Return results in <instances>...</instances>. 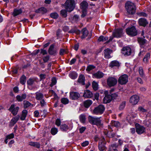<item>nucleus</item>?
Segmentation results:
<instances>
[{
    "label": "nucleus",
    "mask_w": 151,
    "mask_h": 151,
    "mask_svg": "<svg viewBox=\"0 0 151 151\" xmlns=\"http://www.w3.org/2000/svg\"><path fill=\"white\" fill-rule=\"evenodd\" d=\"M125 7L128 14L133 15L135 13L136 7L134 3L130 1H127L125 4Z\"/></svg>",
    "instance_id": "f257e3e1"
},
{
    "label": "nucleus",
    "mask_w": 151,
    "mask_h": 151,
    "mask_svg": "<svg viewBox=\"0 0 151 151\" xmlns=\"http://www.w3.org/2000/svg\"><path fill=\"white\" fill-rule=\"evenodd\" d=\"M89 122L92 125L101 126L103 124L101 123V120L100 117H94L89 115L88 117Z\"/></svg>",
    "instance_id": "f03ea898"
},
{
    "label": "nucleus",
    "mask_w": 151,
    "mask_h": 151,
    "mask_svg": "<svg viewBox=\"0 0 151 151\" xmlns=\"http://www.w3.org/2000/svg\"><path fill=\"white\" fill-rule=\"evenodd\" d=\"M75 7L74 0H67L65 3V8L68 12H70L74 10Z\"/></svg>",
    "instance_id": "7ed1b4c3"
},
{
    "label": "nucleus",
    "mask_w": 151,
    "mask_h": 151,
    "mask_svg": "<svg viewBox=\"0 0 151 151\" xmlns=\"http://www.w3.org/2000/svg\"><path fill=\"white\" fill-rule=\"evenodd\" d=\"M126 32L128 35L131 37L135 36L138 34L137 31L135 27L134 26L127 28L126 29Z\"/></svg>",
    "instance_id": "20e7f679"
},
{
    "label": "nucleus",
    "mask_w": 151,
    "mask_h": 151,
    "mask_svg": "<svg viewBox=\"0 0 151 151\" xmlns=\"http://www.w3.org/2000/svg\"><path fill=\"white\" fill-rule=\"evenodd\" d=\"M124 34V30L122 28H115L112 32V35L116 38H120L122 37Z\"/></svg>",
    "instance_id": "39448f33"
},
{
    "label": "nucleus",
    "mask_w": 151,
    "mask_h": 151,
    "mask_svg": "<svg viewBox=\"0 0 151 151\" xmlns=\"http://www.w3.org/2000/svg\"><path fill=\"white\" fill-rule=\"evenodd\" d=\"M55 43L51 44L47 50V53L51 56H54L56 55L58 53V51L56 48H55Z\"/></svg>",
    "instance_id": "423d86ee"
},
{
    "label": "nucleus",
    "mask_w": 151,
    "mask_h": 151,
    "mask_svg": "<svg viewBox=\"0 0 151 151\" xmlns=\"http://www.w3.org/2000/svg\"><path fill=\"white\" fill-rule=\"evenodd\" d=\"M105 110L104 106L103 105L100 104L94 108L93 110V112L96 114H101L104 113Z\"/></svg>",
    "instance_id": "0eeeda50"
},
{
    "label": "nucleus",
    "mask_w": 151,
    "mask_h": 151,
    "mask_svg": "<svg viewBox=\"0 0 151 151\" xmlns=\"http://www.w3.org/2000/svg\"><path fill=\"white\" fill-rule=\"evenodd\" d=\"M128 76L127 74L121 76L118 80V83L121 85L125 84L128 81Z\"/></svg>",
    "instance_id": "6e6552de"
},
{
    "label": "nucleus",
    "mask_w": 151,
    "mask_h": 151,
    "mask_svg": "<svg viewBox=\"0 0 151 151\" xmlns=\"http://www.w3.org/2000/svg\"><path fill=\"white\" fill-rule=\"evenodd\" d=\"M14 104H12L8 109L9 111L11 112L13 116H15L17 114L19 107V106L15 107Z\"/></svg>",
    "instance_id": "1a4fd4ad"
},
{
    "label": "nucleus",
    "mask_w": 151,
    "mask_h": 151,
    "mask_svg": "<svg viewBox=\"0 0 151 151\" xmlns=\"http://www.w3.org/2000/svg\"><path fill=\"white\" fill-rule=\"evenodd\" d=\"M135 127L136 132L138 134H141L145 132V128L143 126L140 125L139 124L136 123Z\"/></svg>",
    "instance_id": "9d476101"
},
{
    "label": "nucleus",
    "mask_w": 151,
    "mask_h": 151,
    "mask_svg": "<svg viewBox=\"0 0 151 151\" xmlns=\"http://www.w3.org/2000/svg\"><path fill=\"white\" fill-rule=\"evenodd\" d=\"M117 83V79L113 77H109L107 80V85L110 87L114 86L116 85Z\"/></svg>",
    "instance_id": "9b49d317"
},
{
    "label": "nucleus",
    "mask_w": 151,
    "mask_h": 151,
    "mask_svg": "<svg viewBox=\"0 0 151 151\" xmlns=\"http://www.w3.org/2000/svg\"><path fill=\"white\" fill-rule=\"evenodd\" d=\"M69 94L70 98L72 100H77L80 96V95L78 92L75 91L70 92Z\"/></svg>",
    "instance_id": "f8f14e48"
},
{
    "label": "nucleus",
    "mask_w": 151,
    "mask_h": 151,
    "mask_svg": "<svg viewBox=\"0 0 151 151\" xmlns=\"http://www.w3.org/2000/svg\"><path fill=\"white\" fill-rule=\"evenodd\" d=\"M122 53L125 56H128L131 55L132 53V50L129 47H123L122 50Z\"/></svg>",
    "instance_id": "ddd939ff"
},
{
    "label": "nucleus",
    "mask_w": 151,
    "mask_h": 151,
    "mask_svg": "<svg viewBox=\"0 0 151 151\" xmlns=\"http://www.w3.org/2000/svg\"><path fill=\"white\" fill-rule=\"evenodd\" d=\"M139 100V97L136 95H134L131 96L129 99L130 102L132 104H136Z\"/></svg>",
    "instance_id": "4468645a"
},
{
    "label": "nucleus",
    "mask_w": 151,
    "mask_h": 151,
    "mask_svg": "<svg viewBox=\"0 0 151 151\" xmlns=\"http://www.w3.org/2000/svg\"><path fill=\"white\" fill-rule=\"evenodd\" d=\"M145 37L142 38L138 37L137 39L138 43L139 44L140 47L141 48H144L145 45L147 42V40L145 39Z\"/></svg>",
    "instance_id": "2eb2a0df"
},
{
    "label": "nucleus",
    "mask_w": 151,
    "mask_h": 151,
    "mask_svg": "<svg viewBox=\"0 0 151 151\" xmlns=\"http://www.w3.org/2000/svg\"><path fill=\"white\" fill-rule=\"evenodd\" d=\"M113 51L112 50L107 48L105 49L104 50V57L106 59H109L111 58L110 54L112 53Z\"/></svg>",
    "instance_id": "dca6fc26"
},
{
    "label": "nucleus",
    "mask_w": 151,
    "mask_h": 151,
    "mask_svg": "<svg viewBox=\"0 0 151 151\" xmlns=\"http://www.w3.org/2000/svg\"><path fill=\"white\" fill-rule=\"evenodd\" d=\"M138 24L139 26L145 27L148 24L146 19L144 18H141L138 19Z\"/></svg>",
    "instance_id": "f3484780"
},
{
    "label": "nucleus",
    "mask_w": 151,
    "mask_h": 151,
    "mask_svg": "<svg viewBox=\"0 0 151 151\" xmlns=\"http://www.w3.org/2000/svg\"><path fill=\"white\" fill-rule=\"evenodd\" d=\"M50 44V42H48L43 45V48H41L40 49V54H42L43 55H45L47 54V51L46 50L44 49L48 47Z\"/></svg>",
    "instance_id": "a211bd4d"
},
{
    "label": "nucleus",
    "mask_w": 151,
    "mask_h": 151,
    "mask_svg": "<svg viewBox=\"0 0 151 151\" xmlns=\"http://www.w3.org/2000/svg\"><path fill=\"white\" fill-rule=\"evenodd\" d=\"M47 9L44 7H41L35 10V12L36 13H41L44 14L47 13Z\"/></svg>",
    "instance_id": "6ab92c4d"
},
{
    "label": "nucleus",
    "mask_w": 151,
    "mask_h": 151,
    "mask_svg": "<svg viewBox=\"0 0 151 151\" xmlns=\"http://www.w3.org/2000/svg\"><path fill=\"white\" fill-rule=\"evenodd\" d=\"M20 117V116L18 114L13 118L11 120L9 126L11 127L14 126L18 121Z\"/></svg>",
    "instance_id": "aec40b11"
},
{
    "label": "nucleus",
    "mask_w": 151,
    "mask_h": 151,
    "mask_svg": "<svg viewBox=\"0 0 151 151\" xmlns=\"http://www.w3.org/2000/svg\"><path fill=\"white\" fill-rule=\"evenodd\" d=\"M73 128V127H69L68 126L65 124H62L60 126V129L62 132H66L68 130H71Z\"/></svg>",
    "instance_id": "412c9836"
},
{
    "label": "nucleus",
    "mask_w": 151,
    "mask_h": 151,
    "mask_svg": "<svg viewBox=\"0 0 151 151\" xmlns=\"http://www.w3.org/2000/svg\"><path fill=\"white\" fill-rule=\"evenodd\" d=\"M104 76V73L100 71H98L97 72L93 74V78L97 79H100L102 78Z\"/></svg>",
    "instance_id": "4be33fe9"
},
{
    "label": "nucleus",
    "mask_w": 151,
    "mask_h": 151,
    "mask_svg": "<svg viewBox=\"0 0 151 151\" xmlns=\"http://www.w3.org/2000/svg\"><path fill=\"white\" fill-rule=\"evenodd\" d=\"M85 77L83 74L80 75L78 80V82L82 86L85 85Z\"/></svg>",
    "instance_id": "5701e85b"
},
{
    "label": "nucleus",
    "mask_w": 151,
    "mask_h": 151,
    "mask_svg": "<svg viewBox=\"0 0 151 151\" xmlns=\"http://www.w3.org/2000/svg\"><path fill=\"white\" fill-rule=\"evenodd\" d=\"M93 94L89 90H86L84 91L83 97L85 98H90L92 97Z\"/></svg>",
    "instance_id": "b1692460"
},
{
    "label": "nucleus",
    "mask_w": 151,
    "mask_h": 151,
    "mask_svg": "<svg viewBox=\"0 0 151 151\" xmlns=\"http://www.w3.org/2000/svg\"><path fill=\"white\" fill-rule=\"evenodd\" d=\"M81 32H82V35L81 37V38L82 39H84L87 37L89 33L86 27L83 28Z\"/></svg>",
    "instance_id": "393cba45"
},
{
    "label": "nucleus",
    "mask_w": 151,
    "mask_h": 151,
    "mask_svg": "<svg viewBox=\"0 0 151 151\" xmlns=\"http://www.w3.org/2000/svg\"><path fill=\"white\" fill-rule=\"evenodd\" d=\"M120 66V64L119 62L117 60L111 61L109 64V66L112 68L114 66L119 67Z\"/></svg>",
    "instance_id": "a878e982"
},
{
    "label": "nucleus",
    "mask_w": 151,
    "mask_h": 151,
    "mask_svg": "<svg viewBox=\"0 0 151 151\" xmlns=\"http://www.w3.org/2000/svg\"><path fill=\"white\" fill-rule=\"evenodd\" d=\"M81 8L82 10H83L84 11L87 10L88 8V4L85 1H83L80 4Z\"/></svg>",
    "instance_id": "bb28decb"
},
{
    "label": "nucleus",
    "mask_w": 151,
    "mask_h": 151,
    "mask_svg": "<svg viewBox=\"0 0 151 151\" xmlns=\"http://www.w3.org/2000/svg\"><path fill=\"white\" fill-rule=\"evenodd\" d=\"M35 98L37 100H41L44 97L43 94L41 92H37L35 93Z\"/></svg>",
    "instance_id": "cd10ccee"
},
{
    "label": "nucleus",
    "mask_w": 151,
    "mask_h": 151,
    "mask_svg": "<svg viewBox=\"0 0 151 151\" xmlns=\"http://www.w3.org/2000/svg\"><path fill=\"white\" fill-rule=\"evenodd\" d=\"M22 13V11L21 8L19 9H15L14 10L12 15L14 17H15L21 14Z\"/></svg>",
    "instance_id": "c85d7f7f"
},
{
    "label": "nucleus",
    "mask_w": 151,
    "mask_h": 151,
    "mask_svg": "<svg viewBox=\"0 0 151 151\" xmlns=\"http://www.w3.org/2000/svg\"><path fill=\"white\" fill-rule=\"evenodd\" d=\"M111 101L110 95H105L103 99V102L104 104L109 103Z\"/></svg>",
    "instance_id": "c756f323"
},
{
    "label": "nucleus",
    "mask_w": 151,
    "mask_h": 151,
    "mask_svg": "<svg viewBox=\"0 0 151 151\" xmlns=\"http://www.w3.org/2000/svg\"><path fill=\"white\" fill-rule=\"evenodd\" d=\"M75 27L76 28H73L71 29L68 32V33H75L78 35H80L81 32V31L79 29H77L76 27Z\"/></svg>",
    "instance_id": "7c9ffc66"
},
{
    "label": "nucleus",
    "mask_w": 151,
    "mask_h": 151,
    "mask_svg": "<svg viewBox=\"0 0 151 151\" xmlns=\"http://www.w3.org/2000/svg\"><path fill=\"white\" fill-rule=\"evenodd\" d=\"M92 101L90 100H87L83 102L84 106L86 108H88L92 104Z\"/></svg>",
    "instance_id": "2f4dec72"
},
{
    "label": "nucleus",
    "mask_w": 151,
    "mask_h": 151,
    "mask_svg": "<svg viewBox=\"0 0 151 151\" xmlns=\"http://www.w3.org/2000/svg\"><path fill=\"white\" fill-rule=\"evenodd\" d=\"M29 145L37 148H39L40 147V144L37 142H30L29 143Z\"/></svg>",
    "instance_id": "473e14b6"
},
{
    "label": "nucleus",
    "mask_w": 151,
    "mask_h": 151,
    "mask_svg": "<svg viewBox=\"0 0 151 151\" xmlns=\"http://www.w3.org/2000/svg\"><path fill=\"white\" fill-rule=\"evenodd\" d=\"M69 77L72 79H76L78 77V74L75 71L70 72L69 74Z\"/></svg>",
    "instance_id": "72a5a7b5"
},
{
    "label": "nucleus",
    "mask_w": 151,
    "mask_h": 151,
    "mask_svg": "<svg viewBox=\"0 0 151 151\" xmlns=\"http://www.w3.org/2000/svg\"><path fill=\"white\" fill-rule=\"evenodd\" d=\"M36 81L35 79L30 78L27 81V84L28 86H32L34 84Z\"/></svg>",
    "instance_id": "f704fd0d"
},
{
    "label": "nucleus",
    "mask_w": 151,
    "mask_h": 151,
    "mask_svg": "<svg viewBox=\"0 0 151 151\" xmlns=\"http://www.w3.org/2000/svg\"><path fill=\"white\" fill-rule=\"evenodd\" d=\"M138 71L139 75L141 77L143 78L145 77V75L142 67L140 66L139 67Z\"/></svg>",
    "instance_id": "c9c22d12"
},
{
    "label": "nucleus",
    "mask_w": 151,
    "mask_h": 151,
    "mask_svg": "<svg viewBox=\"0 0 151 151\" xmlns=\"http://www.w3.org/2000/svg\"><path fill=\"white\" fill-rule=\"evenodd\" d=\"M79 118L80 121L81 123H85L86 118V115L85 114H81L79 116Z\"/></svg>",
    "instance_id": "e433bc0d"
},
{
    "label": "nucleus",
    "mask_w": 151,
    "mask_h": 151,
    "mask_svg": "<svg viewBox=\"0 0 151 151\" xmlns=\"http://www.w3.org/2000/svg\"><path fill=\"white\" fill-rule=\"evenodd\" d=\"M26 77L24 75H23L20 78V83L24 85L26 83Z\"/></svg>",
    "instance_id": "4c0bfd02"
},
{
    "label": "nucleus",
    "mask_w": 151,
    "mask_h": 151,
    "mask_svg": "<svg viewBox=\"0 0 151 151\" xmlns=\"http://www.w3.org/2000/svg\"><path fill=\"white\" fill-rule=\"evenodd\" d=\"M67 12L68 11L66 9H62L60 12V14L63 17L66 18L67 16Z\"/></svg>",
    "instance_id": "58836bf2"
},
{
    "label": "nucleus",
    "mask_w": 151,
    "mask_h": 151,
    "mask_svg": "<svg viewBox=\"0 0 151 151\" xmlns=\"http://www.w3.org/2000/svg\"><path fill=\"white\" fill-rule=\"evenodd\" d=\"M150 53L148 52L147 53L143 59V62L145 63H147L148 62V59H150Z\"/></svg>",
    "instance_id": "ea45409f"
},
{
    "label": "nucleus",
    "mask_w": 151,
    "mask_h": 151,
    "mask_svg": "<svg viewBox=\"0 0 151 151\" xmlns=\"http://www.w3.org/2000/svg\"><path fill=\"white\" fill-rule=\"evenodd\" d=\"M105 144L101 142L100 143L99 142L98 145V148L99 150L100 151H104V148L105 147Z\"/></svg>",
    "instance_id": "a19ab883"
},
{
    "label": "nucleus",
    "mask_w": 151,
    "mask_h": 151,
    "mask_svg": "<svg viewBox=\"0 0 151 151\" xmlns=\"http://www.w3.org/2000/svg\"><path fill=\"white\" fill-rule=\"evenodd\" d=\"M92 87L94 90L97 91L98 89V85L95 81H93L92 83Z\"/></svg>",
    "instance_id": "79ce46f5"
},
{
    "label": "nucleus",
    "mask_w": 151,
    "mask_h": 151,
    "mask_svg": "<svg viewBox=\"0 0 151 151\" xmlns=\"http://www.w3.org/2000/svg\"><path fill=\"white\" fill-rule=\"evenodd\" d=\"M58 132V129L55 127H52L50 130V133L53 135L57 134Z\"/></svg>",
    "instance_id": "37998d69"
},
{
    "label": "nucleus",
    "mask_w": 151,
    "mask_h": 151,
    "mask_svg": "<svg viewBox=\"0 0 151 151\" xmlns=\"http://www.w3.org/2000/svg\"><path fill=\"white\" fill-rule=\"evenodd\" d=\"M72 21L77 23L79 20V16L78 14H75L72 17Z\"/></svg>",
    "instance_id": "c03bdc74"
},
{
    "label": "nucleus",
    "mask_w": 151,
    "mask_h": 151,
    "mask_svg": "<svg viewBox=\"0 0 151 151\" xmlns=\"http://www.w3.org/2000/svg\"><path fill=\"white\" fill-rule=\"evenodd\" d=\"M126 104L125 101H122L120 104L119 107V110H122L124 109Z\"/></svg>",
    "instance_id": "a18cd8bd"
},
{
    "label": "nucleus",
    "mask_w": 151,
    "mask_h": 151,
    "mask_svg": "<svg viewBox=\"0 0 151 151\" xmlns=\"http://www.w3.org/2000/svg\"><path fill=\"white\" fill-rule=\"evenodd\" d=\"M50 16L53 19H56L58 18L59 15L57 13L55 12L51 13L50 14Z\"/></svg>",
    "instance_id": "49530a36"
},
{
    "label": "nucleus",
    "mask_w": 151,
    "mask_h": 151,
    "mask_svg": "<svg viewBox=\"0 0 151 151\" xmlns=\"http://www.w3.org/2000/svg\"><path fill=\"white\" fill-rule=\"evenodd\" d=\"M96 68V66L93 65H88L86 69V70L87 71L89 72L91 70L94 69Z\"/></svg>",
    "instance_id": "de8ad7c7"
},
{
    "label": "nucleus",
    "mask_w": 151,
    "mask_h": 151,
    "mask_svg": "<svg viewBox=\"0 0 151 151\" xmlns=\"http://www.w3.org/2000/svg\"><path fill=\"white\" fill-rule=\"evenodd\" d=\"M45 56H44L42 58L43 60L44 63H46L49 60L50 58V55H46Z\"/></svg>",
    "instance_id": "09e8293b"
},
{
    "label": "nucleus",
    "mask_w": 151,
    "mask_h": 151,
    "mask_svg": "<svg viewBox=\"0 0 151 151\" xmlns=\"http://www.w3.org/2000/svg\"><path fill=\"white\" fill-rule=\"evenodd\" d=\"M69 100L67 98H62L61 99V102L64 104H66L69 103Z\"/></svg>",
    "instance_id": "8fccbe9b"
},
{
    "label": "nucleus",
    "mask_w": 151,
    "mask_h": 151,
    "mask_svg": "<svg viewBox=\"0 0 151 151\" xmlns=\"http://www.w3.org/2000/svg\"><path fill=\"white\" fill-rule=\"evenodd\" d=\"M109 95L110 96L111 101L114 100V99H116L118 96V95L116 93H111L109 94Z\"/></svg>",
    "instance_id": "3c124183"
},
{
    "label": "nucleus",
    "mask_w": 151,
    "mask_h": 151,
    "mask_svg": "<svg viewBox=\"0 0 151 151\" xmlns=\"http://www.w3.org/2000/svg\"><path fill=\"white\" fill-rule=\"evenodd\" d=\"M23 104L24 108L26 109L30 106L31 103L28 101H24L23 102Z\"/></svg>",
    "instance_id": "603ef678"
},
{
    "label": "nucleus",
    "mask_w": 151,
    "mask_h": 151,
    "mask_svg": "<svg viewBox=\"0 0 151 151\" xmlns=\"http://www.w3.org/2000/svg\"><path fill=\"white\" fill-rule=\"evenodd\" d=\"M61 121L60 118H57L55 122V124L57 126L59 127L61 125Z\"/></svg>",
    "instance_id": "864d4df0"
},
{
    "label": "nucleus",
    "mask_w": 151,
    "mask_h": 151,
    "mask_svg": "<svg viewBox=\"0 0 151 151\" xmlns=\"http://www.w3.org/2000/svg\"><path fill=\"white\" fill-rule=\"evenodd\" d=\"M57 83V80L55 77H53L52 79V82L50 84L51 86H52L56 84Z\"/></svg>",
    "instance_id": "5fc2aeb1"
},
{
    "label": "nucleus",
    "mask_w": 151,
    "mask_h": 151,
    "mask_svg": "<svg viewBox=\"0 0 151 151\" xmlns=\"http://www.w3.org/2000/svg\"><path fill=\"white\" fill-rule=\"evenodd\" d=\"M14 134L13 133H12L9 134L7 135L6 137L8 139H10L14 138Z\"/></svg>",
    "instance_id": "6e6d98bb"
},
{
    "label": "nucleus",
    "mask_w": 151,
    "mask_h": 151,
    "mask_svg": "<svg viewBox=\"0 0 151 151\" xmlns=\"http://www.w3.org/2000/svg\"><path fill=\"white\" fill-rule=\"evenodd\" d=\"M86 127L82 126L79 129V132L81 134L83 133L86 130Z\"/></svg>",
    "instance_id": "4d7b16f0"
},
{
    "label": "nucleus",
    "mask_w": 151,
    "mask_h": 151,
    "mask_svg": "<svg viewBox=\"0 0 151 151\" xmlns=\"http://www.w3.org/2000/svg\"><path fill=\"white\" fill-rule=\"evenodd\" d=\"M40 101H41L40 103V105L42 107H43L45 105H46V102L45 101V100L43 99H42V100H40Z\"/></svg>",
    "instance_id": "13d9d810"
},
{
    "label": "nucleus",
    "mask_w": 151,
    "mask_h": 151,
    "mask_svg": "<svg viewBox=\"0 0 151 151\" xmlns=\"http://www.w3.org/2000/svg\"><path fill=\"white\" fill-rule=\"evenodd\" d=\"M138 15L140 17H147V14L145 12H142L138 13Z\"/></svg>",
    "instance_id": "bf43d9fd"
},
{
    "label": "nucleus",
    "mask_w": 151,
    "mask_h": 151,
    "mask_svg": "<svg viewBox=\"0 0 151 151\" xmlns=\"http://www.w3.org/2000/svg\"><path fill=\"white\" fill-rule=\"evenodd\" d=\"M87 10H85L84 11L83 10H82V14L81 15V18H83L85 17L87 14Z\"/></svg>",
    "instance_id": "052dcab7"
},
{
    "label": "nucleus",
    "mask_w": 151,
    "mask_h": 151,
    "mask_svg": "<svg viewBox=\"0 0 151 151\" xmlns=\"http://www.w3.org/2000/svg\"><path fill=\"white\" fill-rule=\"evenodd\" d=\"M113 125L116 127H119L120 125V123L119 122L117 121H114L113 123Z\"/></svg>",
    "instance_id": "680f3d73"
},
{
    "label": "nucleus",
    "mask_w": 151,
    "mask_h": 151,
    "mask_svg": "<svg viewBox=\"0 0 151 151\" xmlns=\"http://www.w3.org/2000/svg\"><path fill=\"white\" fill-rule=\"evenodd\" d=\"M138 110L142 112L145 113L147 111L146 109H145L142 106H140L138 108Z\"/></svg>",
    "instance_id": "e2e57ef3"
},
{
    "label": "nucleus",
    "mask_w": 151,
    "mask_h": 151,
    "mask_svg": "<svg viewBox=\"0 0 151 151\" xmlns=\"http://www.w3.org/2000/svg\"><path fill=\"white\" fill-rule=\"evenodd\" d=\"M65 52V50L64 49L61 48L59 51V55H64Z\"/></svg>",
    "instance_id": "0e129e2a"
},
{
    "label": "nucleus",
    "mask_w": 151,
    "mask_h": 151,
    "mask_svg": "<svg viewBox=\"0 0 151 151\" xmlns=\"http://www.w3.org/2000/svg\"><path fill=\"white\" fill-rule=\"evenodd\" d=\"M69 29V27L68 26H65L63 28V30L65 32L68 31Z\"/></svg>",
    "instance_id": "69168bd1"
},
{
    "label": "nucleus",
    "mask_w": 151,
    "mask_h": 151,
    "mask_svg": "<svg viewBox=\"0 0 151 151\" xmlns=\"http://www.w3.org/2000/svg\"><path fill=\"white\" fill-rule=\"evenodd\" d=\"M39 76L40 77V80L41 81L45 78L46 75L45 74H40Z\"/></svg>",
    "instance_id": "338daca9"
},
{
    "label": "nucleus",
    "mask_w": 151,
    "mask_h": 151,
    "mask_svg": "<svg viewBox=\"0 0 151 151\" xmlns=\"http://www.w3.org/2000/svg\"><path fill=\"white\" fill-rule=\"evenodd\" d=\"M89 144V142L88 141H85V142L82 143L81 145L83 147H85L87 146Z\"/></svg>",
    "instance_id": "774afa93"
}]
</instances>
